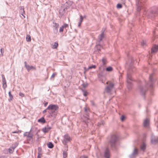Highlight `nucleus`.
Returning a JSON list of instances; mask_svg holds the SVG:
<instances>
[{
  "label": "nucleus",
  "mask_w": 158,
  "mask_h": 158,
  "mask_svg": "<svg viewBox=\"0 0 158 158\" xmlns=\"http://www.w3.org/2000/svg\"><path fill=\"white\" fill-rule=\"evenodd\" d=\"M38 122L42 123H45L46 121L44 119V117H42L41 118L38 119Z\"/></svg>",
  "instance_id": "23"
},
{
  "label": "nucleus",
  "mask_w": 158,
  "mask_h": 158,
  "mask_svg": "<svg viewBox=\"0 0 158 158\" xmlns=\"http://www.w3.org/2000/svg\"><path fill=\"white\" fill-rule=\"evenodd\" d=\"M122 1V2L123 3V4H125V0H121Z\"/></svg>",
  "instance_id": "54"
},
{
  "label": "nucleus",
  "mask_w": 158,
  "mask_h": 158,
  "mask_svg": "<svg viewBox=\"0 0 158 158\" xmlns=\"http://www.w3.org/2000/svg\"><path fill=\"white\" fill-rule=\"evenodd\" d=\"M2 87L3 89H5L7 87L6 82L4 75L2 74Z\"/></svg>",
  "instance_id": "13"
},
{
  "label": "nucleus",
  "mask_w": 158,
  "mask_h": 158,
  "mask_svg": "<svg viewBox=\"0 0 158 158\" xmlns=\"http://www.w3.org/2000/svg\"><path fill=\"white\" fill-rule=\"evenodd\" d=\"M14 150V149L11 147L8 149L9 152L10 153H12Z\"/></svg>",
  "instance_id": "35"
},
{
  "label": "nucleus",
  "mask_w": 158,
  "mask_h": 158,
  "mask_svg": "<svg viewBox=\"0 0 158 158\" xmlns=\"http://www.w3.org/2000/svg\"><path fill=\"white\" fill-rule=\"evenodd\" d=\"M83 17H84V18H85L86 17V16H85V15H84V16Z\"/></svg>",
  "instance_id": "61"
},
{
  "label": "nucleus",
  "mask_w": 158,
  "mask_h": 158,
  "mask_svg": "<svg viewBox=\"0 0 158 158\" xmlns=\"http://www.w3.org/2000/svg\"><path fill=\"white\" fill-rule=\"evenodd\" d=\"M106 83L108 85L106 87L105 89V91L107 93H110L112 89L114 87V85L110 82L108 84V82H107Z\"/></svg>",
  "instance_id": "7"
},
{
  "label": "nucleus",
  "mask_w": 158,
  "mask_h": 158,
  "mask_svg": "<svg viewBox=\"0 0 158 158\" xmlns=\"http://www.w3.org/2000/svg\"><path fill=\"white\" fill-rule=\"evenodd\" d=\"M86 125H87V126H88V124H87V123H86Z\"/></svg>",
  "instance_id": "63"
},
{
  "label": "nucleus",
  "mask_w": 158,
  "mask_h": 158,
  "mask_svg": "<svg viewBox=\"0 0 158 158\" xmlns=\"http://www.w3.org/2000/svg\"><path fill=\"white\" fill-rule=\"evenodd\" d=\"M9 96L10 97V98L8 100L9 101H11L13 98V96L11 94V92L10 91H9Z\"/></svg>",
  "instance_id": "28"
},
{
  "label": "nucleus",
  "mask_w": 158,
  "mask_h": 158,
  "mask_svg": "<svg viewBox=\"0 0 158 158\" xmlns=\"http://www.w3.org/2000/svg\"><path fill=\"white\" fill-rule=\"evenodd\" d=\"M67 8L64 6H62L59 10V14L60 15V17H61L65 13V10H67Z\"/></svg>",
  "instance_id": "10"
},
{
  "label": "nucleus",
  "mask_w": 158,
  "mask_h": 158,
  "mask_svg": "<svg viewBox=\"0 0 158 158\" xmlns=\"http://www.w3.org/2000/svg\"><path fill=\"white\" fill-rule=\"evenodd\" d=\"M84 109L86 113V116L85 117L87 119H88L89 118L88 114H89V108H87L86 106L84 108Z\"/></svg>",
  "instance_id": "20"
},
{
  "label": "nucleus",
  "mask_w": 158,
  "mask_h": 158,
  "mask_svg": "<svg viewBox=\"0 0 158 158\" xmlns=\"http://www.w3.org/2000/svg\"><path fill=\"white\" fill-rule=\"evenodd\" d=\"M3 49L2 48H1L0 49V51L1 53H2V50Z\"/></svg>",
  "instance_id": "56"
},
{
  "label": "nucleus",
  "mask_w": 158,
  "mask_h": 158,
  "mask_svg": "<svg viewBox=\"0 0 158 158\" xmlns=\"http://www.w3.org/2000/svg\"><path fill=\"white\" fill-rule=\"evenodd\" d=\"M42 154L38 153V156L37 158H41L42 156Z\"/></svg>",
  "instance_id": "47"
},
{
  "label": "nucleus",
  "mask_w": 158,
  "mask_h": 158,
  "mask_svg": "<svg viewBox=\"0 0 158 158\" xmlns=\"http://www.w3.org/2000/svg\"><path fill=\"white\" fill-rule=\"evenodd\" d=\"M101 47V45L99 43H98V44L96 46V48H97V50L98 51V52H99L101 51V49L100 48V47Z\"/></svg>",
  "instance_id": "31"
},
{
  "label": "nucleus",
  "mask_w": 158,
  "mask_h": 158,
  "mask_svg": "<svg viewBox=\"0 0 158 158\" xmlns=\"http://www.w3.org/2000/svg\"><path fill=\"white\" fill-rule=\"evenodd\" d=\"M96 68V66L95 65H92L91 66H89L88 69L87 70H88L89 69H95Z\"/></svg>",
  "instance_id": "33"
},
{
  "label": "nucleus",
  "mask_w": 158,
  "mask_h": 158,
  "mask_svg": "<svg viewBox=\"0 0 158 158\" xmlns=\"http://www.w3.org/2000/svg\"><path fill=\"white\" fill-rule=\"evenodd\" d=\"M53 31L55 33H56L58 31V28L59 27V24L55 23L54 22H53Z\"/></svg>",
  "instance_id": "12"
},
{
  "label": "nucleus",
  "mask_w": 158,
  "mask_h": 158,
  "mask_svg": "<svg viewBox=\"0 0 158 158\" xmlns=\"http://www.w3.org/2000/svg\"><path fill=\"white\" fill-rule=\"evenodd\" d=\"M152 143L154 144H156L158 142V136H152L151 140Z\"/></svg>",
  "instance_id": "15"
},
{
  "label": "nucleus",
  "mask_w": 158,
  "mask_h": 158,
  "mask_svg": "<svg viewBox=\"0 0 158 158\" xmlns=\"http://www.w3.org/2000/svg\"><path fill=\"white\" fill-rule=\"evenodd\" d=\"M19 13L22 15H23L24 18H25V16L24 15L25 14V12L24 11V8L22 7H20V9L19 10Z\"/></svg>",
  "instance_id": "22"
},
{
  "label": "nucleus",
  "mask_w": 158,
  "mask_h": 158,
  "mask_svg": "<svg viewBox=\"0 0 158 158\" xmlns=\"http://www.w3.org/2000/svg\"><path fill=\"white\" fill-rule=\"evenodd\" d=\"M100 68H101L100 67H99V69H100Z\"/></svg>",
  "instance_id": "64"
},
{
  "label": "nucleus",
  "mask_w": 158,
  "mask_h": 158,
  "mask_svg": "<svg viewBox=\"0 0 158 158\" xmlns=\"http://www.w3.org/2000/svg\"><path fill=\"white\" fill-rule=\"evenodd\" d=\"M102 61L103 63V64L105 65L107 63L106 59L105 57H103L102 59Z\"/></svg>",
  "instance_id": "29"
},
{
  "label": "nucleus",
  "mask_w": 158,
  "mask_h": 158,
  "mask_svg": "<svg viewBox=\"0 0 158 158\" xmlns=\"http://www.w3.org/2000/svg\"><path fill=\"white\" fill-rule=\"evenodd\" d=\"M38 153L42 154V149L40 147H38Z\"/></svg>",
  "instance_id": "36"
},
{
  "label": "nucleus",
  "mask_w": 158,
  "mask_h": 158,
  "mask_svg": "<svg viewBox=\"0 0 158 158\" xmlns=\"http://www.w3.org/2000/svg\"><path fill=\"white\" fill-rule=\"evenodd\" d=\"M74 31L76 32H77V31L76 29H75Z\"/></svg>",
  "instance_id": "60"
},
{
  "label": "nucleus",
  "mask_w": 158,
  "mask_h": 158,
  "mask_svg": "<svg viewBox=\"0 0 158 158\" xmlns=\"http://www.w3.org/2000/svg\"><path fill=\"white\" fill-rule=\"evenodd\" d=\"M18 143H15L12 144L11 147L14 149L18 145Z\"/></svg>",
  "instance_id": "34"
},
{
  "label": "nucleus",
  "mask_w": 158,
  "mask_h": 158,
  "mask_svg": "<svg viewBox=\"0 0 158 158\" xmlns=\"http://www.w3.org/2000/svg\"><path fill=\"white\" fill-rule=\"evenodd\" d=\"M146 15L148 17L152 19L158 15V8L156 6H154L146 12Z\"/></svg>",
  "instance_id": "3"
},
{
  "label": "nucleus",
  "mask_w": 158,
  "mask_h": 158,
  "mask_svg": "<svg viewBox=\"0 0 158 158\" xmlns=\"http://www.w3.org/2000/svg\"><path fill=\"white\" fill-rule=\"evenodd\" d=\"M80 19L79 22H80V23H82L84 17H83V16L81 15H80Z\"/></svg>",
  "instance_id": "38"
},
{
  "label": "nucleus",
  "mask_w": 158,
  "mask_h": 158,
  "mask_svg": "<svg viewBox=\"0 0 158 158\" xmlns=\"http://www.w3.org/2000/svg\"><path fill=\"white\" fill-rule=\"evenodd\" d=\"M51 129V127H49L48 125H47L46 127L42 128V131L44 133H46L48 132Z\"/></svg>",
  "instance_id": "16"
},
{
  "label": "nucleus",
  "mask_w": 158,
  "mask_h": 158,
  "mask_svg": "<svg viewBox=\"0 0 158 158\" xmlns=\"http://www.w3.org/2000/svg\"><path fill=\"white\" fill-rule=\"evenodd\" d=\"M48 147L50 148H52L54 145L51 142H49L47 144Z\"/></svg>",
  "instance_id": "25"
},
{
  "label": "nucleus",
  "mask_w": 158,
  "mask_h": 158,
  "mask_svg": "<svg viewBox=\"0 0 158 158\" xmlns=\"http://www.w3.org/2000/svg\"><path fill=\"white\" fill-rule=\"evenodd\" d=\"M64 139L62 140L63 143L64 145H67V143L70 141L71 139L70 137L68 134H66L64 135Z\"/></svg>",
  "instance_id": "8"
},
{
  "label": "nucleus",
  "mask_w": 158,
  "mask_h": 158,
  "mask_svg": "<svg viewBox=\"0 0 158 158\" xmlns=\"http://www.w3.org/2000/svg\"><path fill=\"white\" fill-rule=\"evenodd\" d=\"M3 56L2 53H1V54H0V57L2 56Z\"/></svg>",
  "instance_id": "59"
},
{
  "label": "nucleus",
  "mask_w": 158,
  "mask_h": 158,
  "mask_svg": "<svg viewBox=\"0 0 158 158\" xmlns=\"http://www.w3.org/2000/svg\"><path fill=\"white\" fill-rule=\"evenodd\" d=\"M67 156V153L65 151H64L63 152V157L64 158H66Z\"/></svg>",
  "instance_id": "37"
},
{
  "label": "nucleus",
  "mask_w": 158,
  "mask_h": 158,
  "mask_svg": "<svg viewBox=\"0 0 158 158\" xmlns=\"http://www.w3.org/2000/svg\"><path fill=\"white\" fill-rule=\"evenodd\" d=\"M57 75V73L56 72H54L53 73L51 77L50 80H54V78Z\"/></svg>",
  "instance_id": "27"
},
{
  "label": "nucleus",
  "mask_w": 158,
  "mask_h": 158,
  "mask_svg": "<svg viewBox=\"0 0 158 158\" xmlns=\"http://www.w3.org/2000/svg\"><path fill=\"white\" fill-rule=\"evenodd\" d=\"M62 27H63L64 28H65L66 27H68L69 25L67 24L64 23L63 24Z\"/></svg>",
  "instance_id": "42"
},
{
  "label": "nucleus",
  "mask_w": 158,
  "mask_h": 158,
  "mask_svg": "<svg viewBox=\"0 0 158 158\" xmlns=\"http://www.w3.org/2000/svg\"><path fill=\"white\" fill-rule=\"evenodd\" d=\"M98 75H99V76H101V75H100V74H99Z\"/></svg>",
  "instance_id": "62"
},
{
  "label": "nucleus",
  "mask_w": 158,
  "mask_h": 158,
  "mask_svg": "<svg viewBox=\"0 0 158 158\" xmlns=\"http://www.w3.org/2000/svg\"><path fill=\"white\" fill-rule=\"evenodd\" d=\"M117 7L118 8L120 9L122 7V5L120 3H118L117 5Z\"/></svg>",
  "instance_id": "41"
},
{
  "label": "nucleus",
  "mask_w": 158,
  "mask_h": 158,
  "mask_svg": "<svg viewBox=\"0 0 158 158\" xmlns=\"http://www.w3.org/2000/svg\"><path fill=\"white\" fill-rule=\"evenodd\" d=\"M26 40L27 42H30L31 41V38L30 35H26Z\"/></svg>",
  "instance_id": "32"
},
{
  "label": "nucleus",
  "mask_w": 158,
  "mask_h": 158,
  "mask_svg": "<svg viewBox=\"0 0 158 158\" xmlns=\"http://www.w3.org/2000/svg\"><path fill=\"white\" fill-rule=\"evenodd\" d=\"M149 120L148 118L146 119L143 122V126L144 127H148L149 124Z\"/></svg>",
  "instance_id": "21"
},
{
  "label": "nucleus",
  "mask_w": 158,
  "mask_h": 158,
  "mask_svg": "<svg viewBox=\"0 0 158 158\" xmlns=\"http://www.w3.org/2000/svg\"><path fill=\"white\" fill-rule=\"evenodd\" d=\"M138 154V150L136 148H135L133 152L132 153L129 155L130 158H134Z\"/></svg>",
  "instance_id": "11"
},
{
  "label": "nucleus",
  "mask_w": 158,
  "mask_h": 158,
  "mask_svg": "<svg viewBox=\"0 0 158 158\" xmlns=\"http://www.w3.org/2000/svg\"><path fill=\"white\" fill-rule=\"evenodd\" d=\"M26 68L28 72L31 69H36V68L35 67L32 66H30L28 65H26Z\"/></svg>",
  "instance_id": "19"
},
{
  "label": "nucleus",
  "mask_w": 158,
  "mask_h": 158,
  "mask_svg": "<svg viewBox=\"0 0 158 158\" xmlns=\"http://www.w3.org/2000/svg\"><path fill=\"white\" fill-rule=\"evenodd\" d=\"M136 6L138 11H139L143 8V4L140 0H136Z\"/></svg>",
  "instance_id": "9"
},
{
  "label": "nucleus",
  "mask_w": 158,
  "mask_h": 158,
  "mask_svg": "<svg viewBox=\"0 0 158 158\" xmlns=\"http://www.w3.org/2000/svg\"><path fill=\"white\" fill-rule=\"evenodd\" d=\"M58 45V44L57 42H55L54 43V44L53 45H52V48L53 49H56L57 48Z\"/></svg>",
  "instance_id": "26"
},
{
  "label": "nucleus",
  "mask_w": 158,
  "mask_h": 158,
  "mask_svg": "<svg viewBox=\"0 0 158 158\" xmlns=\"http://www.w3.org/2000/svg\"><path fill=\"white\" fill-rule=\"evenodd\" d=\"M133 80L131 78V75L130 73H127V88L130 90L131 89L132 87V84L131 81Z\"/></svg>",
  "instance_id": "5"
},
{
  "label": "nucleus",
  "mask_w": 158,
  "mask_h": 158,
  "mask_svg": "<svg viewBox=\"0 0 158 158\" xmlns=\"http://www.w3.org/2000/svg\"><path fill=\"white\" fill-rule=\"evenodd\" d=\"M104 156L105 158H110V150L108 148H106L105 151Z\"/></svg>",
  "instance_id": "14"
},
{
  "label": "nucleus",
  "mask_w": 158,
  "mask_h": 158,
  "mask_svg": "<svg viewBox=\"0 0 158 158\" xmlns=\"http://www.w3.org/2000/svg\"><path fill=\"white\" fill-rule=\"evenodd\" d=\"M105 30H106L105 28H103V29H102V30L101 31V34H104V31H105Z\"/></svg>",
  "instance_id": "46"
},
{
  "label": "nucleus",
  "mask_w": 158,
  "mask_h": 158,
  "mask_svg": "<svg viewBox=\"0 0 158 158\" xmlns=\"http://www.w3.org/2000/svg\"><path fill=\"white\" fill-rule=\"evenodd\" d=\"M30 131L29 132H25L24 134V136L27 137V140L28 141L31 142L32 143L33 142V135L31 133Z\"/></svg>",
  "instance_id": "6"
},
{
  "label": "nucleus",
  "mask_w": 158,
  "mask_h": 158,
  "mask_svg": "<svg viewBox=\"0 0 158 158\" xmlns=\"http://www.w3.org/2000/svg\"><path fill=\"white\" fill-rule=\"evenodd\" d=\"M80 23V22H79L78 23V27H80L81 25V23Z\"/></svg>",
  "instance_id": "55"
},
{
  "label": "nucleus",
  "mask_w": 158,
  "mask_h": 158,
  "mask_svg": "<svg viewBox=\"0 0 158 158\" xmlns=\"http://www.w3.org/2000/svg\"><path fill=\"white\" fill-rule=\"evenodd\" d=\"M118 139V136L117 135L115 134L111 135L109 138L108 143L110 144L112 150L115 151L117 150L116 145Z\"/></svg>",
  "instance_id": "2"
},
{
  "label": "nucleus",
  "mask_w": 158,
  "mask_h": 158,
  "mask_svg": "<svg viewBox=\"0 0 158 158\" xmlns=\"http://www.w3.org/2000/svg\"><path fill=\"white\" fill-rule=\"evenodd\" d=\"M58 108V106L57 105L50 104L47 107V109H48V112L52 117H54L57 114L56 110Z\"/></svg>",
  "instance_id": "4"
},
{
  "label": "nucleus",
  "mask_w": 158,
  "mask_h": 158,
  "mask_svg": "<svg viewBox=\"0 0 158 158\" xmlns=\"http://www.w3.org/2000/svg\"><path fill=\"white\" fill-rule=\"evenodd\" d=\"M83 92V95L85 96H86L87 94V92L86 91H85L83 89L82 90Z\"/></svg>",
  "instance_id": "39"
},
{
  "label": "nucleus",
  "mask_w": 158,
  "mask_h": 158,
  "mask_svg": "<svg viewBox=\"0 0 158 158\" xmlns=\"http://www.w3.org/2000/svg\"><path fill=\"white\" fill-rule=\"evenodd\" d=\"M47 110H48V109H47V108L46 109L44 110H43V112H42L43 113V114L45 113L47 111Z\"/></svg>",
  "instance_id": "50"
},
{
  "label": "nucleus",
  "mask_w": 158,
  "mask_h": 158,
  "mask_svg": "<svg viewBox=\"0 0 158 158\" xmlns=\"http://www.w3.org/2000/svg\"><path fill=\"white\" fill-rule=\"evenodd\" d=\"M48 104V102H45L44 103V106H45V107L46 106H47Z\"/></svg>",
  "instance_id": "53"
},
{
  "label": "nucleus",
  "mask_w": 158,
  "mask_h": 158,
  "mask_svg": "<svg viewBox=\"0 0 158 158\" xmlns=\"http://www.w3.org/2000/svg\"><path fill=\"white\" fill-rule=\"evenodd\" d=\"M125 118H126V117L125 116H124V115H122L120 118V119H121V120L122 121H123L125 120Z\"/></svg>",
  "instance_id": "44"
},
{
  "label": "nucleus",
  "mask_w": 158,
  "mask_h": 158,
  "mask_svg": "<svg viewBox=\"0 0 158 158\" xmlns=\"http://www.w3.org/2000/svg\"><path fill=\"white\" fill-rule=\"evenodd\" d=\"M19 95L20 96H21V97H23L24 96L23 94L21 92H20L19 94Z\"/></svg>",
  "instance_id": "48"
},
{
  "label": "nucleus",
  "mask_w": 158,
  "mask_h": 158,
  "mask_svg": "<svg viewBox=\"0 0 158 158\" xmlns=\"http://www.w3.org/2000/svg\"><path fill=\"white\" fill-rule=\"evenodd\" d=\"M24 64H25V67H26V65H28L27 64V62L26 61H25L24 62Z\"/></svg>",
  "instance_id": "57"
},
{
  "label": "nucleus",
  "mask_w": 158,
  "mask_h": 158,
  "mask_svg": "<svg viewBox=\"0 0 158 158\" xmlns=\"http://www.w3.org/2000/svg\"><path fill=\"white\" fill-rule=\"evenodd\" d=\"M112 67L110 66L107 67L106 69V71L107 72H111L112 70Z\"/></svg>",
  "instance_id": "30"
},
{
  "label": "nucleus",
  "mask_w": 158,
  "mask_h": 158,
  "mask_svg": "<svg viewBox=\"0 0 158 158\" xmlns=\"http://www.w3.org/2000/svg\"><path fill=\"white\" fill-rule=\"evenodd\" d=\"M158 51V46L156 45H154L152 48V53H155Z\"/></svg>",
  "instance_id": "17"
},
{
  "label": "nucleus",
  "mask_w": 158,
  "mask_h": 158,
  "mask_svg": "<svg viewBox=\"0 0 158 158\" xmlns=\"http://www.w3.org/2000/svg\"><path fill=\"white\" fill-rule=\"evenodd\" d=\"M105 34H100L98 36V42L99 43L101 41L102 39L104 37Z\"/></svg>",
  "instance_id": "18"
},
{
  "label": "nucleus",
  "mask_w": 158,
  "mask_h": 158,
  "mask_svg": "<svg viewBox=\"0 0 158 158\" xmlns=\"http://www.w3.org/2000/svg\"><path fill=\"white\" fill-rule=\"evenodd\" d=\"M18 132L17 131H15L12 132L13 133H17Z\"/></svg>",
  "instance_id": "58"
},
{
  "label": "nucleus",
  "mask_w": 158,
  "mask_h": 158,
  "mask_svg": "<svg viewBox=\"0 0 158 158\" xmlns=\"http://www.w3.org/2000/svg\"><path fill=\"white\" fill-rule=\"evenodd\" d=\"M153 74H152L150 75L149 77V84L147 83L146 81L145 82V86H143V85H141L140 83L139 85V89L140 94L142 95H144L146 91L148 90V87L149 86L150 88L152 89L153 87V83L154 81L153 78Z\"/></svg>",
  "instance_id": "1"
},
{
  "label": "nucleus",
  "mask_w": 158,
  "mask_h": 158,
  "mask_svg": "<svg viewBox=\"0 0 158 158\" xmlns=\"http://www.w3.org/2000/svg\"><path fill=\"white\" fill-rule=\"evenodd\" d=\"M82 85L83 88H85L88 86V84H87L83 83Z\"/></svg>",
  "instance_id": "45"
},
{
  "label": "nucleus",
  "mask_w": 158,
  "mask_h": 158,
  "mask_svg": "<svg viewBox=\"0 0 158 158\" xmlns=\"http://www.w3.org/2000/svg\"><path fill=\"white\" fill-rule=\"evenodd\" d=\"M146 144L144 143H143L142 145H140V148L141 150L144 151L146 148Z\"/></svg>",
  "instance_id": "24"
},
{
  "label": "nucleus",
  "mask_w": 158,
  "mask_h": 158,
  "mask_svg": "<svg viewBox=\"0 0 158 158\" xmlns=\"http://www.w3.org/2000/svg\"><path fill=\"white\" fill-rule=\"evenodd\" d=\"M146 44V41L145 40H143L142 42L141 43V45L143 46H144Z\"/></svg>",
  "instance_id": "40"
},
{
  "label": "nucleus",
  "mask_w": 158,
  "mask_h": 158,
  "mask_svg": "<svg viewBox=\"0 0 158 158\" xmlns=\"http://www.w3.org/2000/svg\"><path fill=\"white\" fill-rule=\"evenodd\" d=\"M80 158H88V157L86 156H83L80 157Z\"/></svg>",
  "instance_id": "51"
},
{
  "label": "nucleus",
  "mask_w": 158,
  "mask_h": 158,
  "mask_svg": "<svg viewBox=\"0 0 158 158\" xmlns=\"http://www.w3.org/2000/svg\"><path fill=\"white\" fill-rule=\"evenodd\" d=\"M90 102H91V104L92 105H93V106H94V105H95L94 103V101H90Z\"/></svg>",
  "instance_id": "52"
},
{
  "label": "nucleus",
  "mask_w": 158,
  "mask_h": 158,
  "mask_svg": "<svg viewBox=\"0 0 158 158\" xmlns=\"http://www.w3.org/2000/svg\"><path fill=\"white\" fill-rule=\"evenodd\" d=\"M64 28L62 26L60 27L59 29V32H62L63 31L64 29Z\"/></svg>",
  "instance_id": "43"
},
{
  "label": "nucleus",
  "mask_w": 158,
  "mask_h": 158,
  "mask_svg": "<svg viewBox=\"0 0 158 158\" xmlns=\"http://www.w3.org/2000/svg\"><path fill=\"white\" fill-rule=\"evenodd\" d=\"M156 126H157V127L158 128V116L157 119L156 120Z\"/></svg>",
  "instance_id": "49"
}]
</instances>
